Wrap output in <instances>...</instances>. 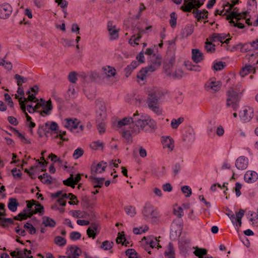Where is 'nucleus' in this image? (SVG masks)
<instances>
[{
	"label": "nucleus",
	"instance_id": "obj_29",
	"mask_svg": "<svg viewBox=\"0 0 258 258\" xmlns=\"http://www.w3.org/2000/svg\"><path fill=\"white\" fill-rule=\"evenodd\" d=\"M226 35L222 33H214L210 36L209 39L211 41L216 42L220 41L223 42V41L226 38Z\"/></svg>",
	"mask_w": 258,
	"mask_h": 258
},
{
	"label": "nucleus",
	"instance_id": "obj_44",
	"mask_svg": "<svg viewBox=\"0 0 258 258\" xmlns=\"http://www.w3.org/2000/svg\"><path fill=\"white\" fill-rule=\"evenodd\" d=\"M72 254L73 255L72 258L78 257L82 253L81 249L76 246H72L70 247Z\"/></svg>",
	"mask_w": 258,
	"mask_h": 258
},
{
	"label": "nucleus",
	"instance_id": "obj_27",
	"mask_svg": "<svg viewBox=\"0 0 258 258\" xmlns=\"http://www.w3.org/2000/svg\"><path fill=\"white\" fill-rule=\"evenodd\" d=\"M106 163L103 162L97 164L95 166L92 168V173L95 174L101 173L105 170L106 167Z\"/></svg>",
	"mask_w": 258,
	"mask_h": 258
},
{
	"label": "nucleus",
	"instance_id": "obj_41",
	"mask_svg": "<svg viewBox=\"0 0 258 258\" xmlns=\"http://www.w3.org/2000/svg\"><path fill=\"white\" fill-rule=\"evenodd\" d=\"M124 211L126 214L131 217H134L137 213L135 207L132 206H127L125 207Z\"/></svg>",
	"mask_w": 258,
	"mask_h": 258
},
{
	"label": "nucleus",
	"instance_id": "obj_34",
	"mask_svg": "<svg viewBox=\"0 0 258 258\" xmlns=\"http://www.w3.org/2000/svg\"><path fill=\"white\" fill-rule=\"evenodd\" d=\"M31 250H33L32 245H31V249L30 250L25 248L23 250H18V254L22 258H33V256L30 255L32 253Z\"/></svg>",
	"mask_w": 258,
	"mask_h": 258
},
{
	"label": "nucleus",
	"instance_id": "obj_48",
	"mask_svg": "<svg viewBox=\"0 0 258 258\" xmlns=\"http://www.w3.org/2000/svg\"><path fill=\"white\" fill-rule=\"evenodd\" d=\"M14 78L16 80L17 85L19 87L21 86L23 83H25L27 81V79L26 78H24L19 74H16Z\"/></svg>",
	"mask_w": 258,
	"mask_h": 258
},
{
	"label": "nucleus",
	"instance_id": "obj_20",
	"mask_svg": "<svg viewBox=\"0 0 258 258\" xmlns=\"http://www.w3.org/2000/svg\"><path fill=\"white\" fill-rule=\"evenodd\" d=\"M41 102H42V111L40 112V114L44 116L43 114H49L50 111L52 109V105L51 100H48L46 102L42 99H41Z\"/></svg>",
	"mask_w": 258,
	"mask_h": 258
},
{
	"label": "nucleus",
	"instance_id": "obj_32",
	"mask_svg": "<svg viewBox=\"0 0 258 258\" xmlns=\"http://www.w3.org/2000/svg\"><path fill=\"white\" fill-rule=\"evenodd\" d=\"M90 179L93 184L94 187L101 188L103 185L104 179L103 178H97L95 177L90 176Z\"/></svg>",
	"mask_w": 258,
	"mask_h": 258
},
{
	"label": "nucleus",
	"instance_id": "obj_39",
	"mask_svg": "<svg viewBox=\"0 0 258 258\" xmlns=\"http://www.w3.org/2000/svg\"><path fill=\"white\" fill-rule=\"evenodd\" d=\"M54 243L58 246L63 247L66 244L67 241L64 237L57 236L54 238Z\"/></svg>",
	"mask_w": 258,
	"mask_h": 258
},
{
	"label": "nucleus",
	"instance_id": "obj_43",
	"mask_svg": "<svg viewBox=\"0 0 258 258\" xmlns=\"http://www.w3.org/2000/svg\"><path fill=\"white\" fill-rule=\"evenodd\" d=\"M253 70L252 67L250 65H246L242 68L239 74L241 77H244L248 75Z\"/></svg>",
	"mask_w": 258,
	"mask_h": 258
},
{
	"label": "nucleus",
	"instance_id": "obj_8",
	"mask_svg": "<svg viewBox=\"0 0 258 258\" xmlns=\"http://www.w3.org/2000/svg\"><path fill=\"white\" fill-rule=\"evenodd\" d=\"M147 104L150 110L156 114H160L162 113V108L159 105V100L157 99L150 92L148 94Z\"/></svg>",
	"mask_w": 258,
	"mask_h": 258
},
{
	"label": "nucleus",
	"instance_id": "obj_10",
	"mask_svg": "<svg viewBox=\"0 0 258 258\" xmlns=\"http://www.w3.org/2000/svg\"><path fill=\"white\" fill-rule=\"evenodd\" d=\"M253 108L250 106L243 107L239 113V116L240 120L243 122H247L251 120L254 115Z\"/></svg>",
	"mask_w": 258,
	"mask_h": 258
},
{
	"label": "nucleus",
	"instance_id": "obj_64",
	"mask_svg": "<svg viewBox=\"0 0 258 258\" xmlns=\"http://www.w3.org/2000/svg\"><path fill=\"white\" fill-rule=\"evenodd\" d=\"M81 234L79 232H72L70 234V238L72 240H77L80 239Z\"/></svg>",
	"mask_w": 258,
	"mask_h": 258
},
{
	"label": "nucleus",
	"instance_id": "obj_4",
	"mask_svg": "<svg viewBox=\"0 0 258 258\" xmlns=\"http://www.w3.org/2000/svg\"><path fill=\"white\" fill-rule=\"evenodd\" d=\"M161 64L160 58L155 56H153L151 64L147 68L142 69L137 74L138 82L139 83H144L143 82L146 80L149 72L152 73L158 69Z\"/></svg>",
	"mask_w": 258,
	"mask_h": 258
},
{
	"label": "nucleus",
	"instance_id": "obj_62",
	"mask_svg": "<svg viewBox=\"0 0 258 258\" xmlns=\"http://www.w3.org/2000/svg\"><path fill=\"white\" fill-rule=\"evenodd\" d=\"M17 133L18 136L22 142L26 144H30L31 143L30 141L28 139L26 138L24 134L18 132H17Z\"/></svg>",
	"mask_w": 258,
	"mask_h": 258
},
{
	"label": "nucleus",
	"instance_id": "obj_25",
	"mask_svg": "<svg viewBox=\"0 0 258 258\" xmlns=\"http://www.w3.org/2000/svg\"><path fill=\"white\" fill-rule=\"evenodd\" d=\"M198 9L194 10L192 13L194 14L195 18L197 19L198 21H200L201 19H207L208 18V11L206 10L200 11L198 10Z\"/></svg>",
	"mask_w": 258,
	"mask_h": 258
},
{
	"label": "nucleus",
	"instance_id": "obj_24",
	"mask_svg": "<svg viewBox=\"0 0 258 258\" xmlns=\"http://www.w3.org/2000/svg\"><path fill=\"white\" fill-rule=\"evenodd\" d=\"M164 255L165 258H175V249L172 243L169 242L168 243L167 249L165 251Z\"/></svg>",
	"mask_w": 258,
	"mask_h": 258
},
{
	"label": "nucleus",
	"instance_id": "obj_22",
	"mask_svg": "<svg viewBox=\"0 0 258 258\" xmlns=\"http://www.w3.org/2000/svg\"><path fill=\"white\" fill-rule=\"evenodd\" d=\"M103 78H110L115 76L116 70L110 66L104 67L102 69Z\"/></svg>",
	"mask_w": 258,
	"mask_h": 258
},
{
	"label": "nucleus",
	"instance_id": "obj_46",
	"mask_svg": "<svg viewBox=\"0 0 258 258\" xmlns=\"http://www.w3.org/2000/svg\"><path fill=\"white\" fill-rule=\"evenodd\" d=\"M114 245L112 241L105 240L102 243L101 248L104 250H109L111 249Z\"/></svg>",
	"mask_w": 258,
	"mask_h": 258
},
{
	"label": "nucleus",
	"instance_id": "obj_58",
	"mask_svg": "<svg viewBox=\"0 0 258 258\" xmlns=\"http://www.w3.org/2000/svg\"><path fill=\"white\" fill-rule=\"evenodd\" d=\"M126 255L128 258H137V252L134 249H128L125 251Z\"/></svg>",
	"mask_w": 258,
	"mask_h": 258
},
{
	"label": "nucleus",
	"instance_id": "obj_33",
	"mask_svg": "<svg viewBox=\"0 0 258 258\" xmlns=\"http://www.w3.org/2000/svg\"><path fill=\"white\" fill-rule=\"evenodd\" d=\"M42 219H43L42 224L45 227L53 228L56 225V222H55V221L49 217L44 216L42 218Z\"/></svg>",
	"mask_w": 258,
	"mask_h": 258
},
{
	"label": "nucleus",
	"instance_id": "obj_35",
	"mask_svg": "<svg viewBox=\"0 0 258 258\" xmlns=\"http://www.w3.org/2000/svg\"><path fill=\"white\" fill-rule=\"evenodd\" d=\"M150 92L159 100L164 96L165 94V91L157 88H154Z\"/></svg>",
	"mask_w": 258,
	"mask_h": 258
},
{
	"label": "nucleus",
	"instance_id": "obj_23",
	"mask_svg": "<svg viewBox=\"0 0 258 258\" xmlns=\"http://www.w3.org/2000/svg\"><path fill=\"white\" fill-rule=\"evenodd\" d=\"M143 239L146 240V243L149 244L152 248L157 247L159 249L161 247L156 237L153 236L144 237Z\"/></svg>",
	"mask_w": 258,
	"mask_h": 258
},
{
	"label": "nucleus",
	"instance_id": "obj_1",
	"mask_svg": "<svg viewBox=\"0 0 258 258\" xmlns=\"http://www.w3.org/2000/svg\"><path fill=\"white\" fill-rule=\"evenodd\" d=\"M134 124L130 130L123 131L122 137L128 142H132V136L139 135L141 131L151 133L157 128L156 121L148 114L136 111L133 114Z\"/></svg>",
	"mask_w": 258,
	"mask_h": 258
},
{
	"label": "nucleus",
	"instance_id": "obj_52",
	"mask_svg": "<svg viewBox=\"0 0 258 258\" xmlns=\"http://www.w3.org/2000/svg\"><path fill=\"white\" fill-rule=\"evenodd\" d=\"M231 3H229L227 2L226 4L224 5V8L225 9L226 7H228V9L226 10L227 12H230V11L234 7V6L237 4H239L238 0H231Z\"/></svg>",
	"mask_w": 258,
	"mask_h": 258
},
{
	"label": "nucleus",
	"instance_id": "obj_21",
	"mask_svg": "<svg viewBox=\"0 0 258 258\" xmlns=\"http://www.w3.org/2000/svg\"><path fill=\"white\" fill-rule=\"evenodd\" d=\"M191 53V58L196 63L201 62L204 58L203 53L198 49H192Z\"/></svg>",
	"mask_w": 258,
	"mask_h": 258
},
{
	"label": "nucleus",
	"instance_id": "obj_26",
	"mask_svg": "<svg viewBox=\"0 0 258 258\" xmlns=\"http://www.w3.org/2000/svg\"><path fill=\"white\" fill-rule=\"evenodd\" d=\"M167 66L165 67V72L168 76H172L175 78H179L183 76V72L180 69H177L175 72H168L167 69Z\"/></svg>",
	"mask_w": 258,
	"mask_h": 258
},
{
	"label": "nucleus",
	"instance_id": "obj_51",
	"mask_svg": "<svg viewBox=\"0 0 258 258\" xmlns=\"http://www.w3.org/2000/svg\"><path fill=\"white\" fill-rule=\"evenodd\" d=\"M205 48L208 53L213 52L215 50V45L213 44L211 42H206Z\"/></svg>",
	"mask_w": 258,
	"mask_h": 258
},
{
	"label": "nucleus",
	"instance_id": "obj_47",
	"mask_svg": "<svg viewBox=\"0 0 258 258\" xmlns=\"http://www.w3.org/2000/svg\"><path fill=\"white\" fill-rule=\"evenodd\" d=\"M194 253L199 258H203V256L207 254V251L204 248H197L194 251Z\"/></svg>",
	"mask_w": 258,
	"mask_h": 258
},
{
	"label": "nucleus",
	"instance_id": "obj_49",
	"mask_svg": "<svg viewBox=\"0 0 258 258\" xmlns=\"http://www.w3.org/2000/svg\"><path fill=\"white\" fill-rule=\"evenodd\" d=\"M64 185L71 186L73 188L75 187V182H74V179L73 174H71L69 178L63 181Z\"/></svg>",
	"mask_w": 258,
	"mask_h": 258
},
{
	"label": "nucleus",
	"instance_id": "obj_12",
	"mask_svg": "<svg viewBox=\"0 0 258 258\" xmlns=\"http://www.w3.org/2000/svg\"><path fill=\"white\" fill-rule=\"evenodd\" d=\"M12 13L11 6L7 3L0 5V18L2 19H7Z\"/></svg>",
	"mask_w": 258,
	"mask_h": 258
},
{
	"label": "nucleus",
	"instance_id": "obj_63",
	"mask_svg": "<svg viewBox=\"0 0 258 258\" xmlns=\"http://www.w3.org/2000/svg\"><path fill=\"white\" fill-rule=\"evenodd\" d=\"M136 59L139 63H143L145 62L144 52L142 50L136 56Z\"/></svg>",
	"mask_w": 258,
	"mask_h": 258
},
{
	"label": "nucleus",
	"instance_id": "obj_56",
	"mask_svg": "<svg viewBox=\"0 0 258 258\" xmlns=\"http://www.w3.org/2000/svg\"><path fill=\"white\" fill-rule=\"evenodd\" d=\"M142 36H138L135 37V35H133L132 37L129 40V43L132 46H134L135 45H138L139 43L138 41L141 39Z\"/></svg>",
	"mask_w": 258,
	"mask_h": 258
},
{
	"label": "nucleus",
	"instance_id": "obj_36",
	"mask_svg": "<svg viewBox=\"0 0 258 258\" xmlns=\"http://www.w3.org/2000/svg\"><path fill=\"white\" fill-rule=\"evenodd\" d=\"M19 205V203L15 198H11L9 199L8 207L9 209L12 212H15L17 211V207Z\"/></svg>",
	"mask_w": 258,
	"mask_h": 258
},
{
	"label": "nucleus",
	"instance_id": "obj_6",
	"mask_svg": "<svg viewBox=\"0 0 258 258\" xmlns=\"http://www.w3.org/2000/svg\"><path fill=\"white\" fill-rule=\"evenodd\" d=\"M65 127L70 130L73 133H80L84 130V126L80 124L78 119L75 118H67L64 123Z\"/></svg>",
	"mask_w": 258,
	"mask_h": 258
},
{
	"label": "nucleus",
	"instance_id": "obj_13",
	"mask_svg": "<svg viewBox=\"0 0 258 258\" xmlns=\"http://www.w3.org/2000/svg\"><path fill=\"white\" fill-rule=\"evenodd\" d=\"M39 88L37 86L33 87H31L30 90L26 92V94L28 95L27 100H25V102L31 101L34 102H37L38 101V99L36 98V95L38 92Z\"/></svg>",
	"mask_w": 258,
	"mask_h": 258
},
{
	"label": "nucleus",
	"instance_id": "obj_38",
	"mask_svg": "<svg viewBox=\"0 0 258 258\" xmlns=\"http://www.w3.org/2000/svg\"><path fill=\"white\" fill-rule=\"evenodd\" d=\"M38 178L44 184H50L52 183V177L47 173H44L39 176Z\"/></svg>",
	"mask_w": 258,
	"mask_h": 258
},
{
	"label": "nucleus",
	"instance_id": "obj_53",
	"mask_svg": "<svg viewBox=\"0 0 258 258\" xmlns=\"http://www.w3.org/2000/svg\"><path fill=\"white\" fill-rule=\"evenodd\" d=\"M181 191L185 194L186 197H189L191 195V189L188 186L184 185L182 186Z\"/></svg>",
	"mask_w": 258,
	"mask_h": 258
},
{
	"label": "nucleus",
	"instance_id": "obj_2",
	"mask_svg": "<svg viewBox=\"0 0 258 258\" xmlns=\"http://www.w3.org/2000/svg\"><path fill=\"white\" fill-rule=\"evenodd\" d=\"M26 208L23 210V212L19 213L14 217L15 220L22 221L28 217H31L33 214L36 213H39L40 215L44 214V208L38 202L32 200L26 201Z\"/></svg>",
	"mask_w": 258,
	"mask_h": 258
},
{
	"label": "nucleus",
	"instance_id": "obj_54",
	"mask_svg": "<svg viewBox=\"0 0 258 258\" xmlns=\"http://www.w3.org/2000/svg\"><path fill=\"white\" fill-rule=\"evenodd\" d=\"M24 227L29 231L30 234H34L36 232V229L34 227L29 223H26L24 224Z\"/></svg>",
	"mask_w": 258,
	"mask_h": 258
},
{
	"label": "nucleus",
	"instance_id": "obj_50",
	"mask_svg": "<svg viewBox=\"0 0 258 258\" xmlns=\"http://www.w3.org/2000/svg\"><path fill=\"white\" fill-rule=\"evenodd\" d=\"M170 20L169 23L172 28H174L176 25L177 16L175 12H172L170 15Z\"/></svg>",
	"mask_w": 258,
	"mask_h": 258
},
{
	"label": "nucleus",
	"instance_id": "obj_9",
	"mask_svg": "<svg viewBox=\"0 0 258 258\" xmlns=\"http://www.w3.org/2000/svg\"><path fill=\"white\" fill-rule=\"evenodd\" d=\"M206 0H184L185 4L181 7V9L185 12H190L194 9L200 8Z\"/></svg>",
	"mask_w": 258,
	"mask_h": 258
},
{
	"label": "nucleus",
	"instance_id": "obj_30",
	"mask_svg": "<svg viewBox=\"0 0 258 258\" xmlns=\"http://www.w3.org/2000/svg\"><path fill=\"white\" fill-rule=\"evenodd\" d=\"M139 64V63L136 60L133 61L131 63L128 65L125 69V75L128 77L131 73L134 70Z\"/></svg>",
	"mask_w": 258,
	"mask_h": 258
},
{
	"label": "nucleus",
	"instance_id": "obj_5",
	"mask_svg": "<svg viewBox=\"0 0 258 258\" xmlns=\"http://www.w3.org/2000/svg\"><path fill=\"white\" fill-rule=\"evenodd\" d=\"M242 93L243 90H241V92L240 90L238 92H236L234 90V88H230L227 93V106L231 107L233 108V110L236 111L239 107L238 103L239 98Z\"/></svg>",
	"mask_w": 258,
	"mask_h": 258
},
{
	"label": "nucleus",
	"instance_id": "obj_17",
	"mask_svg": "<svg viewBox=\"0 0 258 258\" xmlns=\"http://www.w3.org/2000/svg\"><path fill=\"white\" fill-rule=\"evenodd\" d=\"M163 147L164 149H167L168 151L171 152L174 148V141L169 136L162 138Z\"/></svg>",
	"mask_w": 258,
	"mask_h": 258
},
{
	"label": "nucleus",
	"instance_id": "obj_40",
	"mask_svg": "<svg viewBox=\"0 0 258 258\" xmlns=\"http://www.w3.org/2000/svg\"><path fill=\"white\" fill-rule=\"evenodd\" d=\"M184 121V118L180 117L178 119L173 118L171 121V126L173 129H176Z\"/></svg>",
	"mask_w": 258,
	"mask_h": 258
},
{
	"label": "nucleus",
	"instance_id": "obj_61",
	"mask_svg": "<svg viewBox=\"0 0 258 258\" xmlns=\"http://www.w3.org/2000/svg\"><path fill=\"white\" fill-rule=\"evenodd\" d=\"M125 239H124V235H122L120 233H118L117 237L116 239V242L117 243H121L122 245L125 244V246H127L126 243H124V242L125 241Z\"/></svg>",
	"mask_w": 258,
	"mask_h": 258
},
{
	"label": "nucleus",
	"instance_id": "obj_28",
	"mask_svg": "<svg viewBox=\"0 0 258 258\" xmlns=\"http://www.w3.org/2000/svg\"><path fill=\"white\" fill-rule=\"evenodd\" d=\"M69 213L75 218H85L87 216L86 212L81 210H71Z\"/></svg>",
	"mask_w": 258,
	"mask_h": 258
},
{
	"label": "nucleus",
	"instance_id": "obj_14",
	"mask_svg": "<svg viewBox=\"0 0 258 258\" xmlns=\"http://www.w3.org/2000/svg\"><path fill=\"white\" fill-rule=\"evenodd\" d=\"M258 178V174L254 171H247L244 176V179L246 182L251 183L255 182Z\"/></svg>",
	"mask_w": 258,
	"mask_h": 258
},
{
	"label": "nucleus",
	"instance_id": "obj_57",
	"mask_svg": "<svg viewBox=\"0 0 258 258\" xmlns=\"http://www.w3.org/2000/svg\"><path fill=\"white\" fill-rule=\"evenodd\" d=\"M225 66L224 63L220 61L214 63L212 68L213 70L218 71L223 69Z\"/></svg>",
	"mask_w": 258,
	"mask_h": 258
},
{
	"label": "nucleus",
	"instance_id": "obj_45",
	"mask_svg": "<svg viewBox=\"0 0 258 258\" xmlns=\"http://www.w3.org/2000/svg\"><path fill=\"white\" fill-rule=\"evenodd\" d=\"M103 143L100 141H94L90 144V148L94 150L103 149Z\"/></svg>",
	"mask_w": 258,
	"mask_h": 258
},
{
	"label": "nucleus",
	"instance_id": "obj_3",
	"mask_svg": "<svg viewBox=\"0 0 258 258\" xmlns=\"http://www.w3.org/2000/svg\"><path fill=\"white\" fill-rule=\"evenodd\" d=\"M142 213L145 220L153 223L158 222L161 217L158 209L150 202H146L142 210Z\"/></svg>",
	"mask_w": 258,
	"mask_h": 258
},
{
	"label": "nucleus",
	"instance_id": "obj_15",
	"mask_svg": "<svg viewBox=\"0 0 258 258\" xmlns=\"http://www.w3.org/2000/svg\"><path fill=\"white\" fill-rule=\"evenodd\" d=\"M95 104L97 108V114L103 119L105 117L106 115V109L104 103L101 100H97L95 101Z\"/></svg>",
	"mask_w": 258,
	"mask_h": 258
},
{
	"label": "nucleus",
	"instance_id": "obj_42",
	"mask_svg": "<svg viewBox=\"0 0 258 258\" xmlns=\"http://www.w3.org/2000/svg\"><path fill=\"white\" fill-rule=\"evenodd\" d=\"M45 125L46 127H48V128L54 133H58V126L55 122H47L45 123Z\"/></svg>",
	"mask_w": 258,
	"mask_h": 258
},
{
	"label": "nucleus",
	"instance_id": "obj_60",
	"mask_svg": "<svg viewBox=\"0 0 258 258\" xmlns=\"http://www.w3.org/2000/svg\"><path fill=\"white\" fill-rule=\"evenodd\" d=\"M25 100H27V98L25 97H21L19 99V103L21 106V108L25 113L26 112L25 104L27 102L25 101Z\"/></svg>",
	"mask_w": 258,
	"mask_h": 258
},
{
	"label": "nucleus",
	"instance_id": "obj_31",
	"mask_svg": "<svg viewBox=\"0 0 258 258\" xmlns=\"http://www.w3.org/2000/svg\"><path fill=\"white\" fill-rule=\"evenodd\" d=\"M194 26L192 24L187 25L181 31V35L183 37H187L191 35L194 32Z\"/></svg>",
	"mask_w": 258,
	"mask_h": 258
},
{
	"label": "nucleus",
	"instance_id": "obj_16",
	"mask_svg": "<svg viewBox=\"0 0 258 258\" xmlns=\"http://www.w3.org/2000/svg\"><path fill=\"white\" fill-rule=\"evenodd\" d=\"M108 31L110 39L112 40H116L118 38V29L112 23L108 22L107 25Z\"/></svg>",
	"mask_w": 258,
	"mask_h": 258
},
{
	"label": "nucleus",
	"instance_id": "obj_11",
	"mask_svg": "<svg viewBox=\"0 0 258 258\" xmlns=\"http://www.w3.org/2000/svg\"><path fill=\"white\" fill-rule=\"evenodd\" d=\"M131 123L134 124L133 115L132 117H125L118 120L116 124V127L122 135L123 131L130 130V126L127 128L125 126L130 124Z\"/></svg>",
	"mask_w": 258,
	"mask_h": 258
},
{
	"label": "nucleus",
	"instance_id": "obj_37",
	"mask_svg": "<svg viewBox=\"0 0 258 258\" xmlns=\"http://www.w3.org/2000/svg\"><path fill=\"white\" fill-rule=\"evenodd\" d=\"M184 64L187 70L190 71L199 72L202 70L201 67L200 66L193 64L191 62L189 61L185 62Z\"/></svg>",
	"mask_w": 258,
	"mask_h": 258
},
{
	"label": "nucleus",
	"instance_id": "obj_7",
	"mask_svg": "<svg viewBox=\"0 0 258 258\" xmlns=\"http://www.w3.org/2000/svg\"><path fill=\"white\" fill-rule=\"evenodd\" d=\"M221 86V81L217 80L215 78H212L206 82L204 87L206 91L210 93H215L220 90Z\"/></svg>",
	"mask_w": 258,
	"mask_h": 258
},
{
	"label": "nucleus",
	"instance_id": "obj_18",
	"mask_svg": "<svg viewBox=\"0 0 258 258\" xmlns=\"http://www.w3.org/2000/svg\"><path fill=\"white\" fill-rule=\"evenodd\" d=\"M248 159L244 156H240L238 157L235 162V166L238 169L244 170L246 169L248 166Z\"/></svg>",
	"mask_w": 258,
	"mask_h": 258
},
{
	"label": "nucleus",
	"instance_id": "obj_59",
	"mask_svg": "<svg viewBox=\"0 0 258 258\" xmlns=\"http://www.w3.org/2000/svg\"><path fill=\"white\" fill-rule=\"evenodd\" d=\"M173 213L178 218H181L183 215V210L180 207H177L176 208H174Z\"/></svg>",
	"mask_w": 258,
	"mask_h": 258
},
{
	"label": "nucleus",
	"instance_id": "obj_55",
	"mask_svg": "<svg viewBox=\"0 0 258 258\" xmlns=\"http://www.w3.org/2000/svg\"><path fill=\"white\" fill-rule=\"evenodd\" d=\"M83 150L80 148H79L75 150L73 156L74 159H77L81 157L83 155Z\"/></svg>",
	"mask_w": 258,
	"mask_h": 258
},
{
	"label": "nucleus",
	"instance_id": "obj_19",
	"mask_svg": "<svg viewBox=\"0 0 258 258\" xmlns=\"http://www.w3.org/2000/svg\"><path fill=\"white\" fill-rule=\"evenodd\" d=\"M247 15V12H243L242 13H238L236 11L231 12L230 13L229 15L227 16L228 20H231L230 21V23H234V21L232 20L233 19H235L237 21H238L241 18H246Z\"/></svg>",
	"mask_w": 258,
	"mask_h": 258
}]
</instances>
